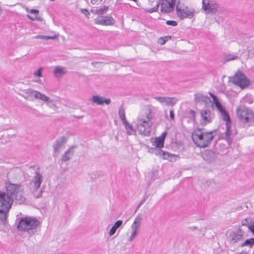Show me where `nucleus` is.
Here are the masks:
<instances>
[{"label":"nucleus","mask_w":254,"mask_h":254,"mask_svg":"<svg viewBox=\"0 0 254 254\" xmlns=\"http://www.w3.org/2000/svg\"><path fill=\"white\" fill-rule=\"evenodd\" d=\"M5 187L6 192L0 191L2 201L7 202L10 200L11 204L14 200L18 201L19 203L25 201V197L23 195V190L20 185L7 182L5 184Z\"/></svg>","instance_id":"obj_1"},{"label":"nucleus","mask_w":254,"mask_h":254,"mask_svg":"<svg viewBox=\"0 0 254 254\" xmlns=\"http://www.w3.org/2000/svg\"><path fill=\"white\" fill-rule=\"evenodd\" d=\"M203 128H198L195 129L191 134V138L196 146L200 148H205L211 143L214 137L213 133L216 130L208 132H204Z\"/></svg>","instance_id":"obj_2"},{"label":"nucleus","mask_w":254,"mask_h":254,"mask_svg":"<svg viewBox=\"0 0 254 254\" xmlns=\"http://www.w3.org/2000/svg\"><path fill=\"white\" fill-rule=\"evenodd\" d=\"M152 114L150 110L140 113L136 121V127L139 133L144 136H149L152 125Z\"/></svg>","instance_id":"obj_3"},{"label":"nucleus","mask_w":254,"mask_h":254,"mask_svg":"<svg viewBox=\"0 0 254 254\" xmlns=\"http://www.w3.org/2000/svg\"><path fill=\"white\" fill-rule=\"evenodd\" d=\"M40 224V222L36 217L26 216L20 219L17 228L19 231L26 232L32 235Z\"/></svg>","instance_id":"obj_4"},{"label":"nucleus","mask_w":254,"mask_h":254,"mask_svg":"<svg viewBox=\"0 0 254 254\" xmlns=\"http://www.w3.org/2000/svg\"><path fill=\"white\" fill-rule=\"evenodd\" d=\"M239 121L244 124H250L254 122V112L245 106H239L236 110Z\"/></svg>","instance_id":"obj_5"},{"label":"nucleus","mask_w":254,"mask_h":254,"mask_svg":"<svg viewBox=\"0 0 254 254\" xmlns=\"http://www.w3.org/2000/svg\"><path fill=\"white\" fill-rule=\"evenodd\" d=\"M25 93L29 97L34 98L35 99L41 100L46 103L50 108L56 107V105L53 102L52 100L50 99L49 97L38 91L27 89L26 90Z\"/></svg>","instance_id":"obj_6"},{"label":"nucleus","mask_w":254,"mask_h":254,"mask_svg":"<svg viewBox=\"0 0 254 254\" xmlns=\"http://www.w3.org/2000/svg\"><path fill=\"white\" fill-rule=\"evenodd\" d=\"M195 11L193 9L190 8L188 6L182 7L179 2L176 5V13L181 19L185 18H191L194 14Z\"/></svg>","instance_id":"obj_7"},{"label":"nucleus","mask_w":254,"mask_h":254,"mask_svg":"<svg viewBox=\"0 0 254 254\" xmlns=\"http://www.w3.org/2000/svg\"><path fill=\"white\" fill-rule=\"evenodd\" d=\"M219 4L214 0H202V8L206 14H213L218 9Z\"/></svg>","instance_id":"obj_8"},{"label":"nucleus","mask_w":254,"mask_h":254,"mask_svg":"<svg viewBox=\"0 0 254 254\" xmlns=\"http://www.w3.org/2000/svg\"><path fill=\"white\" fill-rule=\"evenodd\" d=\"M233 82L241 88H245L250 84V81L245 75L240 71H237L233 77Z\"/></svg>","instance_id":"obj_9"},{"label":"nucleus","mask_w":254,"mask_h":254,"mask_svg":"<svg viewBox=\"0 0 254 254\" xmlns=\"http://www.w3.org/2000/svg\"><path fill=\"white\" fill-rule=\"evenodd\" d=\"M0 195V221L5 222L6 220L7 213L11 206V201L9 200L7 202H4L1 200Z\"/></svg>","instance_id":"obj_10"},{"label":"nucleus","mask_w":254,"mask_h":254,"mask_svg":"<svg viewBox=\"0 0 254 254\" xmlns=\"http://www.w3.org/2000/svg\"><path fill=\"white\" fill-rule=\"evenodd\" d=\"M161 11L164 13L172 12L176 4V0H161Z\"/></svg>","instance_id":"obj_11"},{"label":"nucleus","mask_w":254,"mask_h":254,"mask_svg":"<svg viewBox=\"0 0 254 254\" xmlns=\"http://www.w3.org/2000/svg\"><path fill=\"white\" fill-rule=\"evenodd\" d=\"M244 234V232L241 228L233 231L229 236V241L233 244L238 243L242 240Z\"/></svg>","instance_id":"obj_12"},{"label":"nucleus","mask_w":254,"mask_h":254,"mask_svg":"<svg viewBox=\"0 0 254 254\" xmlns=\"http://www.w3.org/2000/svg\"><path fill=\"white\" fill-rule=\"evenodd\" d=\"M154 99L159 102L162 105L167 106H173L178 101L176 98L170 97L155 96Z\"/></svg>","instance_id":"obj_13"},{"label":"nucleus","mask_w":254,"mask_h":254,"mask_svg":"<svg viewBox=\"0 0 254 254\" xmlns=\"http://www.w3.org/2000/svg\"><path fill=\"white\" fill-rule=\"evenodd\" d=\"M35 175L32 180L31 181L30 184L31 185H33V190L37 191L39 189L43 181V176L37 170L35 171Z\"/></svg>","instance_id":"obj_14"},{"label":"nucleus","mask_w":254,"mask_h":254,"mask_svg":"<svg viewBox=\"0 0 254 254\" xmlns=\"http://www.w3.org/2000/svg\"><path fill=\"white\" fill-rule=\"evenodd\" d=\"M90 100L92 103L99 106H103L104 104L108 105L111 103V100L110 98H106L99 95L92 96Z\"/></svg>","instance_id":"obj_15"},{"label":"nucleus","mask_w":254,"mask_h":254,"mask_svg":"<svg viewBox=\"0 0 254 254\" xmlns=\"http://www.w3.org/2000/svg\"><path fill=\"white\" fill-rule=\"evenodd\" d=\"M201 117L203 120V122L201 123V125H205L206 124L210 123L212 119L214 117V115L209 110H202L200 112Z\"/></svg>","instance_id":"obj_16"},{"label":"nucleus","mask_w":254,"mask_h":254,"mask_svg":"<svg viewBox=\"0 0 254 254\" xmlns=\"http://www.w3.org/2000/svg\"><path fill=\"white\" fill-rule=\"evenodd\" d=\"M202 157L207 162H213L216 158L215 153L211 150H206L202 153Z\"/></svg>","instance_id":"obj_17"},{"label":"nucleus","mask_w":254,"mask_h":254,"mask_svg":"<svg viewBox=\"0 0 254 254\" xmlns=\"http://www.w3.org/2000/svg\"><path fill=\"white\" fill-rule=\"evenodd\" d=\"M67 72V71L66 67L58 65L55 67L53 70V74L56 78L61 79Z\"/></svg>","instance_id":"obj_18"},{"label":"nucleus","mask_w":254,"mask_h":254,"mask_svg":"<svg viewBox=\"0 0 254 254\" xmlns=\"http://www.w3.org/2000/svg\"><path fill=\"white\" fill-rule=\"evenodd\" d=\"M66 142V138L65 136H62L56 140L53 147L55 152H59V149Z\"/></svg>","instance_id":"obj_19"},{"label":"nucleus","mask_w":254,"mask_h":254,"mask_svg":"<svg viewBox=\"0 0 254 254\" xmlns=\"http://www.w3.org/2000/svg\"><path fill=\"white\" fill-rule=\"evenodd\" d=\"M226 130L225 132V136L223 137L225 139L229 145H230L233 141V136L232 135V131L230 129V125L229 124H226Z\"/></svg>","instance_id":"obj_20"},{"label":"nucleus","mask_w":254,"mask_h":254,"mask_svg":"<svg viewBox=\"0 0 254 254\" xmlns=\"http://www.w3.org/2000/svg\"><path fill=\"white\" fill-rule=\"evenodd\" d=\"M142 216L140 215H138L135 218L133 223L131 226L132 230L138 231V230L140 227V225L142 222Z\"/></svg>","instance_id":"obj_21"},{"label":"nucleus","mask_w":254,"mask_h":254,"mask_svg":"<svg viewBox=\"0 0 254 254\" xmlns=\"http://www.w3.org/2000/svg\"><path fill=\"white\" fill-rule=\"evenodd\" d=\"M240 59V57L237 53L235 54H225L224 55V63L229 62L235 60H238Z\"/></svg>","instance_id":"obj_22"},{"label":"nucleus","mask_w":254,"mask_h":254,"mask_svg":"<svg viewBox=\"0 0 254 254\" xmlns=\"http://www.w3.org/2000/svg\"><path fill=\"white\" fill-rule=\"evenodd\" d=\"M74 147L71 146L70 148L67 150L64 154L63 155L62 158V161L63 162H66L68 161L73 156L74 151L73 149Z\"/></svg>","instance_id":"obj_23"},{"label":"nucleus","mask_w":254,"mask_h":254,"mask_svg":"<svg viewBox=\"0 0 254 254\" xmlns=\"http://www.w3.org/2000/svg\"><path fill=\"white\" fill-rule=\"evenodd\" d=\"M115 23V20L111 16H103V25H112Z\"/></svg>","instance_id":"obj_24"},{"label":"nucleus","mask_w":254,"mask_h":254,"mask_svg":"<svg viewBox=\"0 0 254 254\" xmlns=\"http://www.w3.org/2000/svg\"><path fill=\"white\" fill-rule=\"evenodd\" d=\"M122 223L123 221L122 220H118L116 221L109 232V236H113L115 233L117 229L122 225Z\"/></svg>","instance_id":"obj_25"},{"label":"nucleus","mask_w":254,"mask_h":254,"mask_svg":"<svg viewBox=\"0 0 254 254\" xmlns=\"http://www.w3.org/2000/svg\"><path fill=\"white\" fill-rule=\"evenodd\" d=\"M194 96L195 101L196 102H203L206 103L208 100H210V99L208 97L205 96L201 94H195Z\"/></svg>","instance_id":"obj_26"},{"label":"nucleus","mask_w":254,"mask_h":254,"mask_svg":"<svg viewBox=\"0 0 254 254\" xmlns=\"http://www.w3.org/2000/svg\"><path fill=\"white\" fill-rule=\"evenodd\" d=\"M123 125L124 126L127 131V133L128 135H131L134 132H135L133 129L132 126L129 124L127 121L123 123Z\"/></svg>","instance_id":"obj_27"},{"label":"nucleus","mask_w":254,"mask_h":254,"mask_svg":"<svg viewBox=\"0 0 254 254\" xmlns=\"http://www.w3.org/2000/svg\"><path fill=\"white\" fill-rule=\"evenodd\" d=\"M154 144L156 148H161L163 147L164 145L163 137H159L155 138Z\"/></svg>","instance_id":"obj_28"},{"label":"nucleus","mask_w":254,"mask_h":254,"mask_svg":"<svg viewBox=\"0 0 254 254\" xmlns=\"http://www.w3.org/2000/svg\"><path fill=\"white\" fill-rule=\"evenodd\" d=\"M254 245V238H252L251 239H249L246 240L243 243H242L241 245V247H244L245 246H248L249 248H252Z\"/></svg>","instance_id":"obj_29"},{"label":"nucleus","mask_w":254,"mask_h":254,"mask_svg":"<svg viewBox=\"0 0 254 254\" xmlns=\"http://www.w3.org/2000/svg\"><path fill=\"white\" fill-rule=\"evenodd\" d=\"M119 116L122 124L127 121L126 118L125 109L123 107H121L119 110Z\"/></svg>","instance_id":"obj_30"},{"label":"nucleus","mask_w":254,"mask_h":254,"mask_svg":"<svg viewBox=\"0 0 254 254\" xmlns=\"http://www.w3.org/2000/svg\"><path fill=\"white\" fill-rule=\"evenodd\" d=\"M149 152L161 157L163 154V151L159 148H152L149 150Z\"/></svg>","instance_id":"obj_31"},{"label":"nucleus","mask_w":254,"mask_h":254,"mask_svg":"<svg viewBox=\"0 0 254 254\" xmlns=\"http://www.w3.org/2000/svg\"><path fill=\"white\" fill-rule=\"evenodd\" d=\"M30 13H31V14H34L35 15L34 16H31L30 15H27V17H28V18H29L30 19H31V20H33V21L35 20V19H38L37 15L39 13V10H38L34 9H32L30 10Z\"/></svg>","instance_id":"obj_32"},{"label":"nucleus","mask_w":254,"mask_h":254,"mask_svg":"<svg viewBox=\"0 0 254 254\" xmlns=\"http://www.w3.org/2000/svg\"><path fill=\"white\" fill-rule=\"evenodd\" d=\"M171 39V36H167L163 37H160L159 39L158 42L161 45H163L165 44V43L169 40Z\"/></svg>","instance_id":"obj_33"},{"label":"nucleus","mask_w":254,"mask_h":254,"mask_svg":"<svg viewBox=\"0 0 254 254\" xmlns=\"http://www.w3.org/2000/svg\"><path fill=\"white\" fill-rule=\"evenodd\" d=\"M222 116L223 120L226 122V125L228 123L230 125V118L228 114L226 112H223V113L221 114Z\"/></svg>","instance_id":"obj_34"},{"label":"nucleus","mask_w":254,"mask_h":254,"mask_svg":"<svg viewBox=\"0 0 254 254\" xmlns=\"http://www.w3.org/2000/svg\"><path fill=\"white\" fill-rule=\"evenodd\" d=\"M43 70V67L38 68L36 71L33 72V75L35 77H41L42 76V71Z\"/></svg>","instance_id":"obj_35"},{"label":"nucleus","mask_w":254,"mask_h":254,"mask_svg":"<svg viewBox=\"0 0 254 254\" xmlns=\"http://www.w3.org/2000/svg\"><path fill=\"white\" fill-rule=\"evenodd\" d=\"M103 16H98L97 18H96L94 19V22L97 24H100V25H103Z\"/></svg>","instance_id":"obj_36"},{"label":"nucleus","mask_w":254,"mask_h":254,"mask_svg":"<svg viewBox=\"0 0 254 254\" xmlns=\"http://www.w3.org/2000/svg\"><path fill=\"white\" fill-rule=\"evenodd\" d=\"M188 114L189 115L190 118L191 120L194 121L195 120V111L192 110H190V111L188 112Z\"/></svg>","instance_id":"obj_37"},{"label":"nucleus","mask_w":254,"mask_h":254,"mask_svg":"<svg viewBox=\"0 0 254 254\" xmlns=\"http://www.w3.org/2000/svg\"><path fill=\"white\" fill-rule=\"evenodd\" d=\"M161 157H162V158L164 159H168L171 161V160L170 159V158L171 157V155L168 152L163 151V154H162V155Z\"/></svg>","instance_id":"obj_38"},{"label":"nucleus","mask_w":254,"mask_h":254,"mask_svg":"<svg viewBox=\"0 0 254 254\" xmlns=\"http://www.w3.org/2000/svg\"><path fill=\"white\" fill-rule=\"evenodd\" d=\"M166 24L168 25L176 26L178 25V22L175 20H167L166 22Z\"/></svg>","instance_id":"obj_39"},{"label":"nucleus","mask_w":254,"mask_h":254,"mask_svg":"<svg viewBox=\"0 0 254 254\" xmlns=\"http://www.w3.org/2000/svg\"><path fill=\"white\" fill-rule=\"evenodd\" d=\"M159 5V3H158L155 6H154V7L149 9L148 10V12H149V13H152V12L157 11L158 9Z\"/></svg>","instance_id":"obj_40"},{"label":"nucleus","mask_w":254,"mask_h":254,"mask_svg":"<svg viewBox=\"0 0 254 254\" xmlns=\"http://www.w3.org/2000/svg\"><path fill=\"white\" fill-rule=\"evenodd\" d=\"M137 231L132 230V232L129 238V241L130 242L132 241L133 240V239L136 237V236L137 235Z\"/></svg>","instance_id":"obj_41"},{"label":"nucleus","mask_w":254,"mask_h":254,"mask_svg":"<svg viewBox=\"0 0 254 254\" xmlns=\"http://www.w3.org/2000/svg\"><path fill=\"white\" fill-rule=\"evenodd\" d=\"M209 94L211 96V97L212 98L213 101V103L214 104L215 103H217L218 102H219L218 99H217V97L215 95H214L213 94H212L211 92H209Z\"/></svg>","instance_id":"obj_42"},{"label":"nucleus","mask_w":254,"mask_h":254,"mask_svg":"<svg viewBox=\"0 0 254 254\" xmlns=\"http://www.w3.org/2000/svg\"><path fill=\"white\" fill-rule=\"evenodd\" d=\"M80 11L81 12V13L84 14L87 18L89 17V16L90 14V12L86 9H81Z\"/></svg>","instance_id":"obj_43"},{"label":"nucleus","mask_w":254,"mask_h":254,"mask_svg":"<svg viewBox=\"0 0 254 254\" xmlns=\"http://www.w3.org/2000/svg\"><path fill=\"white\" fill-rule=\"evenodd\" d=\"M104 13V10L102 9V7L96 9L95 10V13L97 14H103Z\"/></svg>","instance_id":"obj_44"},{"label":"nucleus","mask_w":254,"mask_h":254,"mask_svg":"<svg viewBox=\"0 0 254 254\" xmlns=\"http://www.w3.org/2000/svg\"><path fill=\"white\" fill-rule=\"evenodd\" d=\"M170 119L172 120H174V114L173 110H171L170 111Z\"/></svg>","instance_id":"obj_45"},{"label":"nucleus","mask_w":254,"mask_h":254,"mask_svg":"<svg viewBox=\"0 0 254 254\" xmlns=\"http://www.w3.org/2000/svg\"><path fill=\"white\" fill-rule=\"evenodd\" d=\"M217 109L219 111L221 114L223 113V112H226L222 106H221L220 108H217Z\"/></svg>","instance_id":"obj_46"},{"label":"nucleus","mask_w":254,"mask_h":254,"mask_svg":"<svg viewBox=\"0 0 254 254\" xmlns=\"http://www.w3.org/2000/svg\"><path fill=\"white\" fill-rule=\"evenodd\" d=\"M217 109L219 111L221 114L223 113V112H226L222 106H221L220 108H217Z\"/></svg>","instance_id":"obj_47"},{"label":"nucleus","mask_w":254,"mask_h":254,"mask_svg":"<svg viewBox=\"0 0 254 254\" xmlns=\"http://www.w3.org/2000/svg\"><path fill=\"white\" fill-rule=\"evenodd\" d=\"M91 3L93 4H95L98 3V2L100 1L99 0H90Z\"/></svg>","instance_id":"obj_48"},{"label":"nucleus","mask_w":254,"mask_h":254,"mask_svg":"<svg viewBox=\"0 0 254 254\" xmlns=\"http://www.w3.org/2000/svg\"><path fill=\"white\" fill-rule=\"evenodd\" d=\"M42 191H40L39 192L38 194H37V195L35 194V197L37 198L40 197L41 196V195H42Z\"/></svg>","instance_id":"obj_49"},{"label":"nucleus","mask_w":254,"mask_h":254,"mask_svg":"<svg viewBox=\"0 0 254 254\" xmlns=\"http://www.w3.org/2000/svg\"><path fill=\"white\" fill-rule=\"evenodd\" d=\"M215 105L216 106V107L217 108H219L220 107V106H221V104L220 103L219 101L217 103H215Z\"/></svg>","instance_id":"obj_50"},{"label":"nucleus","mask_w":254,"mask_h":254,"mask_svg":"<svg viewBox=\"0 0 254 254\" xmlns=\"http://www.w3.org/2000/svg\"><path fill=\"white\" fill-rule=\"evenodd\" d=\"M42 37H43L44 39H51V36H42Z\"/></svg>","instance_id":"obj_51"},{"label":"nucleus","mask_w":254,"mask_h":254,"mask_svg":"<svg viewBox=\"0 0 254 254\" xmlns=\"http://www.w3.org/2000/svg\"><path fill=\"white\" fill-rule=\"evenodd\" d=\"M102 9L104 10V12L106 11L107 9H108V6H104L103 7H102Z\"/></svg>","instance_id":"obj_52"},{"label":"nucleus","mask_w":254,"mask_h":254,"mask_svg":"<svg viewBox=\"0 0 254 254\" xmlns=\"http://www.w3.org/2000/svg\"><path fill=\"white\" fill-rule=\"evenodd\" d=\"M190 229L191 230V231H194L196 229V227L195 226H193V227H191L190 228Z\"/></svg>","instance_id":"obj_53"},{"label":"nucleus","mask_w":254,"mask_h":254,"mask_svg":"<svg viewBox=\"0 0 254 254\" xmlns=\"http://www.w3.org/2000/svg\"><path fill=\"white\" fill-rule=\"evenodd\" d=\"M166 135V133L164 132L162 133L161 137H163V138H164Z\"/></svg>","instance_id":"obj_54"},{"label":"nucleus","mask_w":254,"mask_h":254,"mask_svg":"<svg viewBox=\"0 0 254 254\" xmlns=\"http://www.w3.org/2000/svg\"><path fill=\"white\" fill-rule=\"evenodd\" d=\"M144 201V200H142V201L139 204L138 206V208L140 207V206L142 204V203Z\"/></svg>","instance_id":"obj_55"},{"label":"nucleus","mask_w":254,"mask_h":254,"mask_svg":"<svg viewBox=\"0 0 254 254\" xmlns=\"http://www.w3.org/2000/svg\"><path fill=\"white\" fill-rule=\"evenodd\" d=\"M91 64H102L101 62H92Z\"/></svg>","instance_id":"obj_56"},{"label":"nucleus","mask_w":254,"mask_h":254,"mask_svg":"<svg viewBox=\"0 0 254 254\" xmlns=\"http://www.w3.org/2000/svg\"><path fill=\"white\" fill-rule=\"evenodd\" d=\"M55 38V36H51V39H54Z\"/></svg>","instance_id":"obj_57"},{"label":"nucleus","mask_w":254,"mask_h":254,"mask_svg":"<svg viewBox=\"0 0 254 254\" xmlns=\"http://www.w3.org/2000/svg\"><path fill=\"white\" fill-rule=\"evenodd\" d=\"M242 225L243 226H245V225H246V224L245 223V222H244V223L243 222V223H242Z\"/></svg>","instance_id":"obj_58"},{"label":"nucleus","mask_w":254,"mask_h":254,"mask_svg":"<svg viewBox=\"0 0 254 254\" xmlns=\"http://www.w3.org/2000/svg\"><path fill=\"white\" fill-rule=\"evenodd\" d=\"M37 82H38V83H39V82H39V80H37Z\"/></svg>","instance_id":"obj_59"}]
</instances>
